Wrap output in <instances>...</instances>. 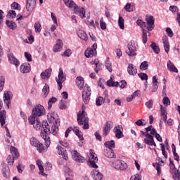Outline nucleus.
Wrapping results in <instances>:
<instances>
[{"label":"nucleus","instance_id":"obj_1","mask_svg":"<svg viewBox=\"0 0 180 180\" xmlns=\"http://www.w3.org/2000/svg\"><path fill=\"white\" fill-rule=\"evenodd\" d=\"M63 2L68 8H74V12L76 15H78L82 19L85 18V8L78 7L72 0H63Z\"/></svg>","mask_w":180,"mask_h":180},{"label":"nucleus","instance_id":"obj_2","mask_svg":"<svg viewBox=\"0 0 180 180\" xmlns=\"http://www.w3.org/2000/svg\"><path fill=\"white\" fill-rule=\"evenodd\" d=\"M77 123L79 126H83L84 124L83 129L84 130L89 129V118H88V115L84 110L77 113Z\"/></svg>","mask_w":180,"mask_h":180},{"label":"nucleus","instance_id":"obj_3","mask_svg":"<svg viewBox=\"0 0 180 180\" xmlns=\"http://www.w3.org/2000/svg\"><path fill=\"white\" fill-rule=\"evenodd\" d=\"M42 127L44 129V132H41V137L44 140L46 147H50L51 141L50 140V136L47 135L48 133H50V125H49V123L46 122L42 124Z\"/></svg>","mask_w":180,"mask_h":180},{"label":"nucleus","instance_id":"obj_4","mask_svg":"<svg viewBox=\"0 0 180 180\" xmlns=\"http://www.w3.org/2000/svg\"><path fill=\"white\" fill-rule=\"evenodd\" d=\"M137 41H131L129 42L127 45L128 51H126L127 56L129 57H134V56H136L137 53L136 51H137Z\"/></svg>","mask_w":180,"mask_h":180},{"label":"nucleus","instance_id":"obj_5","mask_svg":"<svg viewBox=\"0 0 180 180\" xmlns=\"http://www.w3.org/2000/svg\"><path fill=\"white\" fill-rule=\"evenodd\" d=\"M45 110L44 107L41 105H36L32 109V116L31 117H40V116H43L44 115Z\"/></svg>","mask_w":180,"mask_h":180},{"label":"nucleus","instance_id":"obj_6","mask_svg":"<svg viewBox=\"0 0 180 180\" xmlns=\"http://www.w3.org/2000/svg\"><path fill=\"white\" fill-rule=\"evenodd\" d=\"M136 24L138 26H140L142 29V41L144 44L147 43V30H146L143 27H146V22L141 20H138L136 21Z\"/></svg>","mask_w":180,"mask_h":180},{"label":"nucleus","instance_id":"obj_7","mask_svg":"<svg viewBox=\"0 0 180 180\" xmlns=\"http://www.w3.org/2000/svg\"><path fill=\"white\" fill-rule=\"evenodd\" d=\"M91 88L89 86H85L82 94L83 102L84 103H89V100L91 99Z\"/></svg>","mask_w":180,"mask_h":180},{"label":"nucleus","instance_id":"obj_8","mask_svg":"<svg viewBox=\"0 0 180 180\" xmlns=\"http://www.w3.org/2000/svg\"><path fill=\"white\" fill-rule=\"evenodd\" d=\"M28 120L30 124L33 125L34 129H35V130H40L42 125L41 122H40V120H39L37 117H30Z\"/></svg>","mask_w":180,"mask_h":180},{"label":"nucleus","instance_id":"obj_9","mask_svg":"<svg viewBox=\"0 0 180 180\" xmlns=\"http://www.w3.org/2000/svg\"><path fill=\"white\" fill-rule=\"evenodd\" d=\"M56 82L59 86V91L63 88V82H64L66 79L65 75H64V72H63V69H59L58 78H56Z\"/></svg>","mask_w":180,"mask_h":180},{"label":"nucleus","instance_id":"obj_10","mask_svg":"<svg viewBox=\"0 0 180 180\" xmlns=\"http://www.w3.org/2000/svg\"><path fill=\"white\" fill-rule=\"evenodd\" d=\"M145 26L148 32L154 29V17L153 15L146 16Z\"/></svg>","mask_w":180,"mask_h":180},{"label":"nucleus","instance_id":"obj_11","mask_svg":"<svg viewBox=\"0 0 180 180\" xmlns=\"http://www.w3.org/2000/svg\"><path fill=\"white\" fill-rule=\"evenodd\" d=\"M112 165L115 169H120L121 171H124L127 168V164L119 160H115L112 162Z\"/></svg>","mask_w":180,"mask_h":180},{"label":"nucleus","instance_id":"obj_12","mask_svg":"<svg viewBox=\"0 0 180 180\" xmlns=\"http://www.w3.org/2000/svg\"><path fill=\"white\" fill-rule=\"evenodd\" d=\"M30 144L34 147H37L39 153H43L44 148L43 147V144L40 143L36 138H31Z\"/></svg>","mask_w":180,"mask_h":180},{"label":"nucleus","instance_id":"obj_13","mask_svg":"<svg viewBox=\"0 0 180 180\" xmlns=\"http://www.w3.org/2000/svg\"><path fill=\"white\" fill-rule=\"evenodd\" d=\"M91 167L92 168H98L96 162H98V156H96L95 153L92 150H90V157L89 158Z\"/></svg>","mask_w":180,"mask_h":180},{"label":"nucleus","instance_id":"obj_14","mask_svg":"<svg viewBox=\"0 0 180 180\" xmlns=\"http://www.w3.org/2000/svg\"><path fill=\"white\" fill-rule=\"evenodd\" d=\"M71 154L74 161H75L76 162L82 163L85 162V158L81 155L79 153H78L77 150H72Z\"/></svg>","mask_w":180,"mask_h":180},{"label":"nucleus","instance_id":"obj_15","mask_svg":"<svg viewBox=\"0 0 180 180\" xmlns=\"http://www.w3.org/2000/svg\"><path fill=\"white\" fill-rule=\"evenodd\" d=\"M8 59L10 64H13V65H15V67H19L20 65L19 60H18L12 53L8 54Z\"/></svg>","mask_w":180,"mask_h":180},{"label":"nucleus","instance_id":"obj_16","mask_svg":"<svg viewBox=\"0 0 180 180\" xmlns=\"http://www.w3.org/2000/svg\"><path fill=\"white\" fill-rule=\"evenodd\" d=\"M34 6H36V0H27L26 9L29 12L28 16L30 15V12L34 9Z\"/></svg>","mask_w":180,"mask_h":180},{"label":"nucleus","instance_id":"obj_17","mask_svg":"<svg viewBox=\"0 0 180 180\" xmlns=\"http://www.w3.org/2000/svg\"><path fill=\"white\" fill-rule=\"evenodd\" d=\"M30 70L31 66L29 63H23L20 67V71L22 74H27L28 72H30Z\"/></svg>","mask_w":180,"mask_h":180},{"label":"nucleus","instance_id":"obj_18","mask_svg":"<svg viewBox=\"0 0 180 180\" xmlns=\"http://www.w3.org/2000/svg\"><path fill=\"white\" fill-rule=\"evenodd\" d=\"M112 127H113V122L110 121L107 122L103 129V136H108V134L110 131V129H112Z\"/></svg>","mask_w":180,"mask_h":180},{"label":"nucleus","instance_id":"obj_19","mask_svg":"<svg viewBox=\"0 0 180 180\" xmlns=\"http://www.w3.org/2000/svg\"><path fill=\"white\" fill-rule=\"evenodd\" d=\"M11 96H12V92L11 91H6L4 94V101L6 103L8 109H9V103H11Z\"/></svg>","mask_w":180,"mask_h":180},{"label":"nucleus","instance_id":"obj_20","mask_svg":"<svg viewBox=\"0 0 180 180\" xmlns=\"http://www.w3.org/2000/svg\"><path fill=\"white\" fill-rule=\"evenodd\" d=\"M144 143L148 146H154V147H157V144L154 142V136L151 134L147 135V137L144 139Z\"/></svg>","mask_w":180,"mask_h":180},{"label":"nucleus","instance_id":"obj_21","mask_svg":"<svg viewBox=\"0 0 180 180\" xmlns=\"http://www.w3.org/2000/svg\"><path fill=\"white\" fill-rule=\"evenodd\" d=\"M50 122L53 123V125L58 127L60 126V119H58V115L57 114H53L49 118Z\"/></svg>","mask_w":180,"mask_h":180},{"label":"nucleus","instance_id":"obj_22","mask_svg":"<svg viewBox=\"0 0 180 180\" xmlns=\"http://www.w3.org/2000/svg\"><path fill=\"white\" fill-rule=\"evenodd\" d=\"M56 148L59 155H62L65 160H68V153H67V150H65V149L60 146H58Z\"/></svg>","mask_w":180,"mask_h":180},{"label":"nucleus","instance_id":"obj_23","mask_svg":"<svg viewBox=\"0 0 180 180\" xmlns=\"http://www.w3.org/2000/svg\"><path fill=\"white\" fill-rule=\"evenodd\" d=\"M91 175L94 180H101L103 179V174L96 169L91 172Z\"/></svg>","mask_w":180,"mask_h":180},{"label":"nucleus","instance_id":"obj_24","mask_svg":"<svg viewBox=\"0 0 180 180\" xmlns=\"http://www.w3.org/2000/svg\"><path fill=\"white\" fill-rule=\"evenodd\" d=\"M105 98L100 96L96 98V106H101L102 104L105 103V101L108 99V91H104Z\"/></svg>","mask_w":180,"mask_h":180},{"label":"nucleus","instance_id":"obj_25","mask_svg":"<svg viewBox=\"0 0 180 180\" xmlns=\"http://www.w3.org/2000/svg\"><path fill=\"white\" fill-rule=\"evenodd\" d=\"M127 72L129 75H136L137 74V68L134 65L129 63L127 68Z\"/></svg>","mask_w":180,"mask_h":180},{"label":"nucleus","instance_id":"obj_26","mask_svg":"<svg viewBox=\"0 0 180 180\" xmlns=\"http://www.w3.org/2000/svg\"><path fill=\"white\" fill-rule=\"evenodd\" d=\"M162 43L164 45L165 51L167 53V54H168V53H169V42L168 41V37L166 35L162 37Z\"/></svg>","mask_w":180,"mask_h":180},{"label":"nucleus","instance_id":"obj_27","mask_svg":"<svg viewBox=\"0 0 180 180\" xmlns=\"http://www.w3.org/2000/svg\"><path fill=\"white\" fill-rule=\"evenodd\" d=\"M121 127V125H118L117 127H115L113 129L114 133L115 134V137L117 139H122V137H124L123 132L120 130Z\"/></svg>","mask_w":180,"mask_h":180},{"label":"nucleus","instance_id":"obj_28","mask_svg":"<svg viewBox=\"0 0 180 180\" xmlns=\"http://www.w3.org/2000/svg\"><path fill=\"white\" fill-rule=\"evenodd\" d=\"M51 77V68L46 69L44 72L41 73V78L42 79H49Z\"/></svg>","mask_w":180,"mask_h":180},{"label":"nucleus","instance_id":"obj_29","mask_svg":"<svg viewBox=\"0 0 180 180\" xmlns=\"http://www.w3.org/2000/svg\"><path fill=\"white\" fill-rule=\"evenodd\" d=\"M61 49H63V41H61V39H58L56 44L53 48V51H54V53H58V51H60Z\"/></svg>","mask_w":180,"mask_h":180},{"label":"nucleus","instance_id":"obj_30","mask_svg":"<svg viewBox=\"0 0 180 180\" xmlns=\"http://www.w3.org/2000/svg\"><path fill=\"white\" fill-rule=\"evenodd\" d=\"M167 69L171 72H178V69L176 68V67H175V65H174V63L171 62V60H168L167 62Z\"/></svg>","mask_w":180,"mask_h":180},{"label":"nucleus","instance_id":"obj_31","mask_svg":"<svg viewBox=\"0 0 180 180\" xmlns=\"http://www.w3.org/2000/svg\"><path fill=\"white\" fill-rule=\"evenodd\" d=\"M85 57L89 58V57H94L96 54V50L91 49V48L87 49L85 52Z\"/></svg>","mask_w":180,"mask_h":180},{"label":"nucleus","instance_id":"obj_32","mask_svg":"<svg viewBox=\"0 0 180 180\" xmlns=\"http://www.w3.org/2000/svg\"><path fill=\"white\" fill-rule=\"evenodd\" d=\"M76 85H77L79 89L84 88V77L79 76L76 78Z\"/></svg>","mask_w":180,"mask_h":180},{"label":"nucleus","instance_id":"obj_33","mask_svg":"<svg viewBox=\"0 0 180 180\" xmlns=\"http://www.w3.org/2000/svg\"><path fill=\"white\" fill-rule=\"evenodd\" d=\"M72 130H73L75 134H76V136H77V137H79V139L80 141L84 140V136H82V132H81V131H79V127H75L73 129L72 128Z\"/></svg>","mask_w":180,"mask_h":180},{"label":"nucleus","instance_id":"obj_34","mask_svg":"<svg viewBox=\"0 0 180 180\" xmlns=\"http://www.w3.org/2000/svg\"><path fill=\"white\" fill-rule=\"evenodd\" d=\"M77 34L79 39H81L82 40H84V41H86V40H88V35H86V33H85L84 30H79L77 32Z\"/></svg>","mask_w":180,"mask_h":180},{"label":"nucleus","instance_id":"obj_35","mask_svg":"<svg viewBox=\"0 0 180 180\" xmlns=\"http://www.w3.org/2000/svg\"><path fill=\"white\" fill-rule=\"evenodd\" d=\"M6 119V111L2 110L0 112V123L1 126L5 124V120Z\"/></svg>","mask_w":180,"mask_h":180},{"label":"nucleus","instance_id":"obj_36","mask_svg":"<svg viewBox=\"0 0 180 180\" xmlns=\"http://www.w3.org/2000/svg\"><path fill=\"white\" fill-rule=\"evenodd\" d=\"M11 156H13L15 158H19V152L18 151V149L16 148L11 146L10 148Z\"/></svg>","mask_w":180,"mask_h":180},{"label":"nucleus","instance_id":"obj_37","mask_svg":"<svg viewBox=\"0 0 180 180\" xmlns=\"http://www.w3.org/2000/svg\"><path fill=\"white\" fill-rule=\"evenodd\" d=\"M104 146L106 148H108V150H112V148H115V141H108L105 142Z\"/></svg>","mask_w":180,"mask_h":180},{"label":"nucleus","instance_id":"obj_38","mask_svg":"<svg viewBox=\"0 0 180 180\" xmlns=\"http://www.w3.org/2000/svg\"><path fill=\"white\" fill-rule=\"evenodd\" d=\"M105 157H107V158H115L116 157V155H115L113 149L107 150L105 153Z\"/></svg>","mask_w":180,"mask_h":180},{"label":"nucleus","instance_id":"obj_39","mask_svg":"<svg viewBox=\"0 0 180 180\" xmlns=\"http://www.w3.org/2000/svg\"><path fill=\"white\" fill-rule=\"evenodd\" d=\"M108 86H119V82H113V76H110V79L107 81Z\"/></svg>","mask_w":180,"mask_h":180},{"label":"nucleus","instance_id":"obj_40","mask_svg":"<svg viewBox=\"0 0 180 180\" xmlns=\"http://www.w3.org/2000/svg\"><path fill=\"white\" fill-rule=\"evenodd\" d=\"M150 47L153 49V51H154V53H155V54H159L160 47H158V46L157 45V43L152 42V44H150Z\"/></svg>","mask_w":180,"mask_h":180},{"label":"nucleus","instance_id":"obj_41","mask_svg":"<svg viewBox=\"0 0 180 180\" xmlns=\"http://www.w3.org/2000/svg\"><path fill=\"white\" fill-rule=\"evenodd\" d=\"M42 92L45 98L49 95V94L50 93V87L49 86V84L44 85V86L42 89Z\"/></svg>","mask_w":180,"mask_h":180},{"label":"nucleus","instance_id":"obj_42","mask_svg":"<svg viewBox=\"0 0 180 180\" xmlns=\"http://www.w3.org/2000/svg\"><path fill=\"white\" fill-rule=\"evenodd\" d=\"M57 102V98L55 97H51L49 98V102H48V109L50 110L51 109V106H53V103H56Z\"/></svg>","mask_w":180,"mask_h":180},{"label":"nucleus","instance_id":"obj_43","mask_svg":"<svg viewBox=\"0 0 180 180\" xmlns=\"http://www.w3.org/2000/svg\"><path fill=\"white\" fill-rule=\"evenodd\" d=\"M118 25L120 26V28L123 30L124 29V19L123 17L120 16L118 19Z\"/></svg>","mask_w":180,"mask_h":180},{"label":"nucleus","instance_id":"obj_44","mask_svg":"<svg viewBox=\"0 0 180 180\" xmlns=\"http://www.w3.org/2000/svg\"><path fill=\"white\" fill-rule=\"evenodd\" d=\"M58 127L56 126V124L52 125L50 133H51L53 136H57L58 134Z\"/></svg>","mask_w":180,"mask_h":180},{"label":"nucleus","instance_id":"obj_45","mask_svg":"<svg viewBox=\"0 0 180 180\" xmlns=\"http://www.w3.org/2000/svg\"><path fill=\"white\" fill-rule=\"evenodd\" d=\"M6 25L9 27L10 29H16V24L12 21L6 20Z\"/></svg>","mask_w":180,"mask_h":180},{"label":"nucleus","instance_id":"obj_46","mask_svg":"<svg viewBox=\"0 0 180 180\" xmlns=\"http://www.w3.org/2000/svg\"><path fill=\"white\" fill-rule=\"evenodd\" d=\"M148 62L147 61H143L141 63L140 65V70L142 71H146V70H148Z\"/></svg>","mask_w":180,"mask_h":180},{"label":"nucleus","instance_id":"obj_47","mask_svg":"<svg viewBox=\"0 0 180 180\" xmlns=\"http://www.w3.org/2000/svg\"><path fill=\"white\" fill-rule=\"evenodd\" d=\"M162 103L165 106H169V105H171V101L169 100V98H168L167 96H165L162 99Z\"/></svg>","mask_w":180,"mask_h":180},{"label":"nucleus","instance_id":"obj_48","mask_svg":"<svg viewBox=\"0 0 180 180\" xmlns=\"http://www.w3.org/2000/svg\"><path fill=\"white\" fill-rule=\"evenodd\" d=\"M4 86H5V77L1 76L0 77V92L4 91Z\"/></svg>","mask_w":180,"mask_h":180},{"label":"nucleus","instance_id":"obj_49","mask_svg":"<svg viewBox=\"0 0 180 180\" xmlns=\"http://www.w3.org/2000/svg\"><path fill=\"white\" fill-rule=\"evenodd\" d=\"M135 124L137 125V126H146V124H147V122H146V120L144 119H141V120H139L138 121H136L135 122Z\"/></svg>","mask_w":180,"mask_h":180},{"label":"nucleus","instance_id":"obj_50","mask_svg":"<svg viewBox=\"0 0 180 180\" xmlns=\"http://www.w3.org/2000/svg\"><path fill=\"white\" fill-rule=\"evenodd\" d=\"M34 29L37 33H40V32H41V25H40L39 22H35Z\"/></svg>","mask_w":180,"mask_h":180},{"label":"nucleus","instance_id":"obj_51","mask_svg":"<svg viewBox=\"0 0 180 180\" xmlns=\"http://www.w3.org/2000/svg\"><path fill=\"white\" fill-rule=\"evenodd\" d=\"M138 75L142 81H147L148 79V76L146 73H139Z\"/></svg>","mask_w":180,"mask_h":180},{"label":"nucleus","instance_id":"obj_52","mask_svg":"<svg viewBox=\"0 0 180 180\" xmlns=\"http://www.w3.org/2000/svg\"><path fill=\"white\" fill-rule=\"evenodd\" d=\"M14 160H15V158H13V156L11 155H9L7 157V162H8V164H9V165H13Z\"/></svg>","mask_w":180,"mask_h":180},{"label":"nucleus","instance_id":"obj_53","mask_svg":"<svg viewBox=\"0 0 180 180\" xmlns=\"http://www.w3.org/2000/svg\"><path fill=\"white\" fill-rule=\"evenodd\" d=\"M37 165L38 166V168L41 173H43V171H44V168L43 167V165H41V160H38L37 161Z\"/></svg>","mask_w":180,"mask_h":180},{"label":"nucleus","instance_id":"obj_54","mask_svg":"<svg viewBox=\"0 0 180 180\" xmlns=\"http://www.w3.org/2000/svg\"><path fill=\"white\" fill-rule=\"evenodd\" d=\"M154 105V101L153 100H149L146 103V106L148 108V109H151Z\"/></svg>","mask_w":180,"mask_h":180},{"label":"nucleus","instance_id":"obj_55","mask_svg":"<svg viewBox=\"0 0 180 180\" xmlns=\"http://www.w3.org/2000/svg\"><path fill=\"white\" fill-rule=\"evenodd\" d=\"M105 67H106L107 70H108L109 72H112V63H110V61L107 60L105 62Z\"/></svg>","mask_w":180,"mask_h":180},{"label":"nucleus","instance_id":"obj_56","mask_svg":"<svg viewBox=\"0 0 180 180\" xmlns=\"http://www.w3.org/2000/svg\"><path fill=\"white\" fill-rule=\"evenodd\" d=\"M124 9L125 11H127V12H133V8H131V4H130L129 3H127L126 4V6H124Z\"/></svg>","mask_w":180,"mask_h":180},{"label":"nucleus","instance_id":"obj_57","mask_svg":"<svg viewBox=\"0 0 180 180\" xmlns=\"http://www.w3.org/2000/svg\"><path fill=\"white\" fill-rule=\"evenodd\" d=\"M100 26L102 30H105V29H106V23L103 22V18H101L100 20Z\"/></svg>","mask_w":180,"mask_h":180},{"label":"nucleus","instance_id":"obj_58","mask_svg":"<svg viewBox=\"0 0 180 180\" xmlns=\"http://www.w3.org/2000/svg\"><path fill=\"white\" fill-rule=\"evenodd\" d=\"M153 167H156V171L158 174L160 175L161 174V167H160V164L153 163Z\"/></svg>","mask_w":180,"mask_h":180},{"label":"nucleus","instance_id":"obj_59","mask_svg":"<svg viewBox=\"0 0 180 180\" xmlns=\"http://www.w3.org/2000/svg\"><path fill=\"white\" fill-rule=\"evenodd\" d=\"M166 32L169 37H172L174 36V32H172V30H171V28L169 27L166 28Z\"/></svg>","mask_w":180,"mask_h":180},{"label":"nucleus","instance_id":"obj_60","mask_svg":"<svg viewBox=\"0 0 180 180\" xmlns=\"http://www.w3.org/2000/svg\"><path fill=\"white\" fill-rule=\"evenodd\" d=\"M2 173L5 176H8V174H9V167H5L2 169Z\"/></svg>","mask_w":180,"mask_h":180},{"label":"nucleus","instance_id":"obj_61","mask_svg":"<svg viewBox=\"0 0 180 180\" xmlns=\"http://www.w3.org/2000/svg\"><path fill=\"white\" fill-rule=\"evenodd\" d=\"M8 16H10L11 18H16V12L15 11L11 10L8 13Z\"/></svg>","mask_w":180,"mask_h":180},{"label":"nucleus","instance_id":"obj_62","mask_svg":"<svg viewBox=\"0 0 180 180\" xmlns=\"http://www.w3.org/2000/svg\"><path fill=\"white\" fill-rule=\"evenodd\" d=\"M25 57L27 58V60L30 62L32 61V55L28 52H25Z\"/></svg>","mask_w":180,"mask_h":180},{"label":"nucleus","instance_id":"obj_63","mask_svg":"<svg viewBox=\"0 0 180 180\" xmlns=\"http://www.w3.org/2000/svg\"><path fill=\"white\" fill-rule=\"evenodd\" d=\"M160 112H161V115H167V108H164L162 105H160Z\"/></svg>","mask_w":180,"mask_h":180},{"label":"nucleus","instance_id":"obj_64","mask_svg":"<svg viewBox=\"0 0 180 180\" xmlns=\"http://www.w3.org/2000/svg\"><path fill=\"white\" fill-rule=\"evenodd\" d=\"M130 180H141V178H140V174H136L132 176L130 178Z\"/></svg>","mask_w":180,"mask_h":180}]
</instances>
